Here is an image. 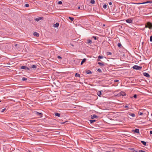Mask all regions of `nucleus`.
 <instances>
[{
	"label": "nucleus",
	"instance_id": "20e7f679",
	"mask_svg": "<svg viewBox=\"0 0 152 152\" xmlns=\"http://www.w3.org/2000/svg\"><path fill=\"white\" fill-rule=\"evenodd\" d=\"M143 75L144 76H145L146 77H150V75L148 73L146 72H143Z\"/></svg>",
	"mask_w": 152,
	"mask_h": 152
},
{
	"label": "nucleus",
	"instance_id": "a878e982",
	"mask_svg": "<svg viewBox=\"0 0 152 152\" xmlns=\"http://www.w3.org/2000/svg\"><path fill=\"white\" fill-rule=\"evenodd\" d=\"M89 121H90V122L91 124H92L94 122H95L96 121V120H90Z\"/></svg>",
	"mask_w": 152,
	"mask_h": 152
},
{
	"label": "nucleus",
	"instance_id": "79ce46f5",
	"mask_svg": "<svg viewBox=\"0 0 152 152\" xmlns=\"http://www.w3.org/2000/svg\"><path fill=\"white\" fill-rule=\"evenodd\" d=\"M119 81V80H114V82H118Z\"/></svg>",
	"mask_w": 152,
	"mask_h": 152
},
{
	"label": "nucleus",
	"instance_id": "a19ab883",
	"mask_svg": "<svg viewBox=\"0 0 152 152\" xmlns=\"http://www.w3.org/2000/svg\"><path fill=\"white\" fill-rule=\"evenodd\" d=\"M133 97L134 98H136L137 97V95L136 94H134V96H133Z\"/></svg>",
	"mask_w": 152,
	"mask_h": 152
},
{
	"label": "nucleus",
	"instance_id": "c9c22d12",
	"mask_svg": "<svg viewBox=\"0 0 152 152\" xmlns=\"http://www.w3.org/2000/svg\"><path fill=\"white\" fill-rule=\"evenodd\" d=\"M25 6L26 7H29V4H26L25 5Z\"/></svg>",
	"mask_w": 152,
	"mask_h": 152
},
{
	"label": "nucleus",
	"instance_id": "8fccbe9b",
	"mask_svg": "<svg viewBox=\"0 0 152 152\" xmlns=\"http://www.w3.org/2000/svg\"><path fill=\"white\" fill-rule=\"evenodd\" d=\"M17 46H18V44H15V47H17Z\"/></svg>",
	"mask_w": 152,
	"mask_h": 152
},
{
	"label": "nucleus",
	"instance_id": "2f4dec72",
	"mask_svg": "<svg viewBox=\"0 0 152 152\" xmlns=\"http://www.w3.org/2000/svg\"><path fill=\"white\" fill-rule=\"evenodd\" d=\"M107 55H111L112 54V53L110 52H107Z\"/></svg>",
	"mask_w": 152,
	"mask_h": 152
},
{
	"label": "nucleus",
	"instance_id": "9d476101",
	"mask_svg": "<svg viewBox=\"0 0 152 152\" xmlns=\"http://www.w3.org/2000/svg\"><path fill=\"white\" fill-rule=\"evenodd\" d=\"M43 18L42 17H39L38 18H36L35 19V20L37 21H38L42 19Z\"/></svg>",
	"mask_w": 152,
	"mask_h": 152
},
{
	"label": "nucleus",
	"instance_id": "3c124183",
	"mask_svg": "<svg viewBox=\"0 0 152 152\" xmlns=\"http://www.w3.org/2000/svg\"><path fill=\"white\" fill-rule=\"evenodd\" d=\"M80 9V7H79L78 8V9Z\"/></svg>",
	"mask_w": 152,
	"mask_h": 152
},
{
	"label": "nucleus",
	"instance_id": "0eeeda50",
	"mask_svg": "<svg viewBox=\"0 0 152 152\" xmlns=\"http://www.w3.org/2000/svg\"><path fill=\"white\" fill-rule=\"evenodd\" d=\"M129 149L130 150L132 151H134L135 152H138V150L137 149H135L134 148H129Z\"/></svg>",
	"mask_w": 152,
	"mask_h": 152
},
{
	"label": "nucleus",
	"instance_id": "aec40b11",
	"mask_svg": "<svg viewBox=\"0 0 152 152\" xmlns=\"http://www.w3.org/2000/svg\"><path fill=\"white\" fill-rule=\"evenodd\" d=\"M95 2V1L94 0H91L90 1V3L92 4H94Z\"/></svg>",
	"mask_w": 152,
	"mask_h": 152
},
{
	"label": "nucleus",
	"instance_id": "e433bc0d",
	"mask_svg": "<svg viewBox=\"0 0 152 152\" xmlns=\"http://www.w3.org/2000/svg\"><path fill=\"white\" fill-rule=\"evenodd\" d=\"M136 4H144L143 3H135Z\"/></svg>",
	"mask_w": 152,
	"mask_h": 152
},
{
	"label": "nucleus",
	"instance_id": "473e14b6",
	"mask_svg": "<svg viewBox=\"0 0 152 152\" xmlns=\"http://www.w3.org/2000/svg\"><path fill=\"white\" fill-rule=\"evenodd\" d=\"M69 18L72 21L74 20V18L71 17H69Z\"/></svg>",
	"mask_w": 152,
	"mask_h": 152
},
{
	"label": "nucleus",
	"instance_id": "58836bf2",
	"mask_svg": "<svg viewBox=\"0 0 152 152\" xmlns=\"http://www.w3.org/2000/svg\"><path fill=\"white\" fill-rule=\"evenodd\" d=\"M92 37L95 40H96L97 39L96 37L93 36Z\"/></svg>",
	"mask_w": 152,
	"mask_h": 152
},
{
	"label": "nucleus",
	"instance_id": "7ed1b4c3",
	"mask_svg": "<svg viewBox=\"0 0 152 152\" xmlns=\"http://www.w3.org/2000/svg\"><path fill=\"white\" fill-rule=\"evenodd\" d=\"M21 69H27L28 70H30V69L26 66H21L20 67Z\"/></svg>",
	"mask_w": 152,
	"mask_h": 152
},
{
	"label": "nucleus",
	"instance_id": "f704fd0d",
	"mask_svg": "<svg viewBox=\"0 0 152 152\" xmlns=\"http://www.w3.org/2000/svg\"><path fill=\"white\" fill-rule=\"evenodd\" d=\"M138 152H146L145 151L142 150H139V151L138 150Z\"/></svg>",
	"mask_w": 152,
	"mask_h": 152
},
{
	"label": "nucleus",
	"instance_id": "6e6552de",
	"mask_svg": "<svg viewBox=\"0 0 152 152\" xmlns=\"http://www.w3.org/2000/svg\"><path fill=\"white\" fill-rule=\"evenodd\" d=\"M126 22L128 23H132V20L131 19H128L126 20Z\"/></svg>",
	"mask_w": 152,
	"mask_h": 152
},
{
	"label": "nucleus",
	"instance_id": "cd10ccee",
	"mask_svg": "<svg viewBox=\"0 0 152 152\" xmlns=\"http://www.w3.org/2000/svg\"><path fill=\"white\" fill-rule=\"evenodd\" d=\"M27 80V78H25L24 77H23L22 78V80L23 81H26Z\"/></svg>",
	"mask_w": 152,
	"mask_h": 152
},
{
	"label": "nucleus",
	"instance_id": "f3484780",
	"mask_svg": "<svg viewBox=\"0 0 152 152\" xmlns=\"http://www.w3.org/2000/svg\"><path fill=\"white\" fill-rule=\"evenodd\" d=\"M37 66L36 65H31V68H33V69H36L37 68Z\"/></svg>",
	"mask_w": 152,
	"mask_h": 152
},
{
	"label": "nucleus",
	"instance_id": "5701e85b",
	"mask_svg": "<svg viewBox=\"0 0 152 152\" xmlns=\"http://www.w3.org/2000/svg\"><path fill=\"white\" fill-rule=\"evenodd\" d=\"M87 43L91 44L92 43V41L90 39H88L87 40Z\"/></svg>",
	"mask_w": 152,
	"mask_h": 152
},
{
	"label": "nucleus",
	"instance_id": "09e8293b",
	"mask_svg": "<svg viewBox=\"0 0 152 152\" xmlns=\"http://www.w3.org/2000/svg\"><path fill=\"white\" fill-rule=\"evenodd\" d=\"M128 107V106L127 105H125L124 106V108H127Z\"/></svg>",
	"mask_w": 152,
	"mask_h": 152
},
{
	"label": "nucleus",
	"instance_id": "f8f14e48",
	"mask_svg": "<svg viewBox=\"0 0 152 152\" xmlns=\"http://www.w3.org/2000/svg\"><path fill=\"white\" fill-rule=\"evenodd\" d=\"M33 34L34 36H36L37 37H38L39 36V34L37 32H34Z\"/></svg>",
	"mask_w": 152,
	"mask_h": 152
},
{
	"label": "nucleus",
	"instance_id": "dca6fc26",
	"mask_svg": "<svg viewBox=\"0 0 152 152\" xmlns=\"http://www.w3.org/2000/svg\"><path fill=\"white\" fill-rule=\"evenodd\" d=\"M86 73L87 74H91L92 73V72L89 70H87L86 71Z\"/></svg>",
	"mask_w": 152,
	"mask_h": 152
},
{
	"label": "nucleus",
	"instance_id": "c85d7f7f",
	"mask_svg": "<svg viewBox=\"0 0 152 152\" xmlns=\"http://www.w3.org/2000/svg\"><path fill=\"white\" fill-rule=\"evenodd\" d=\"M103 56H99L98 58L99 59H102L103 58Z\"/></svg>",
	"mask_w": 152,
	"mask_h": 152
},
{
	"label": "nucleus",
	"instance_id": "c03bdc74",
	"mask_svg": "<svg viewBox=\"0 0 152 152\" xmlns=\"http://www.w3.org/2000/svg\"><path fill=\"white\" fill-rule=\"evenodd\" d=\"M142 114H143V113H139V115H142Z\"/></svg>",
	"mask_w": 152,
	"mask_h": 152
},
{
	"label": "nucleus",
	"instance_id": "f03ea898",
	"mask_svg": "<svg viewBox=\"0 0 152 152\" xmlns=\"http://www.w3.org/2000/svg\"><path fill=\"white\" fill-rule=\"evenodd\" d=\"M133 68L134 69L140 70L142 68V67L139 66L134 65L133 66Z\"/></svg>",
	"mask_w": 152,
	"mask_h": 152
},
{
	"label": "nucleus",
	"instance_id": "4468645a",
	"mask_svg": "<svg viewBox=\"0 0 152 152\" xmlns=\"http://www.w3.org/2000/svg\"><path fill=\"white\" fill-rule=\"evenodd\" d=\"M86 58L83 59L82 60V61L81 62V65H82L86 61Z\"/></svg>",
	"mask_w": 152,
	"mask_h": 152
},
{
	"label": "nucleus",
	"instance_id": "1a4fd4ad",
	"mask_svg": "<svg viewBox=\"0 0 152 152\" xmlns=\"http://www.w3.org/2000/svg\"><path fill=\"white\" fill-rule=\"evenodd\" d=\"M98 117V116L96 115H92L91 116V118L92 119H94V118H97Z\"/></svg>",
	"mask_w": 152,
	"mask_h": 152
},
{
	"label": "nucleus",
	"instance_id": "412c9836",
	"mask_svg": "<svg viewBox=\"0 0 152 152\" xmlns=\"http://www.w3.org/2000/svg\"><path fill=\"white\" fill-rule=\"evenodd\" d=\"M141 142L145 146H146V143L145 142L143 141H141Z\"/></svg>",
	"mask_w": 152,
	"mask_h": 152
},
{
	"label": "nucleus",
	"instance_id": "393cba45",
	"mask_svg": "<svg viewBox=\"0 0 152 152\" xmlns=\"http://www.w3.org/2000/svg\"><path fill=\"white\" fill-rule=\"evenodd\" d=\"M75 77H80V75L77 73H76L75 74Z\"/></svg>",
	"mask_w": 152,
	"mask_h": 152
},
{
	"label": "nucleus",
	"instance_id": "a18cd8bd",
	"mask_svg": "<svg viewBox=\"0 0 152 152\" xmlns=\"http://www.w3.org/2000/svg\"><path fill=\"white\" fill-rule=\"evenodd\" d=\"M97 61H101V60H100V59H99L98 58L97 59Z\"/></svg>",
	"mask_w": 152,
	"mask_h": 152
},
{
	"label": "nucleus",
	"instance_id": "6ab92c4d",
	"mask_svg": "<svg viewBox=\"0 0 152 152\" xmlns=\"http://www.w3.org/2000/svg\"><path fill=\"white\" fill-rule=\"evenodd\" d=\"M129 115L132 117H134L135 116V114L134 113H129Z\"/></svg>",
	"mask_w": 152,
	"mask_h": 152
},
{
	"label": "nucleus",
	"instance_id": "4c0bfd02",
	"mask_svg": "<svg viewBox=\"0 0 152 152\" xmlns=\"http://www.w3.org/2000/svg\"><path fill=\"white\" fill-rule=\"evenodd\" d=\"M150 40L151 42H152V35L150 37Z\"/></svg>",
	"mask_w": 152,
	"mask_h": 152
},
{
	"label": "nucleus",
	"instance_id": "9b49d317",
	"mask_svg": "<svg viewBox=\"0 0 152 152\" xmlns=\"http://www.w3.org/2000/svg\"><path fill=\"white\" fill-rule=\"evenodd\" d=\"M98 64H99L100 66H104V63H101L100 62H99L98 63Z\"/></svg>",
	"mask_w": 152,
	"mask_h": 152
},
{
	"label": "nucleus",
	"instance_id": "4be33fe9",
	"mask_svg": "<svg viewBox=\"0 0 152 152\" xmlns=\"http://www.w3.org/2000/svg\"><path fill=\"white\" fill-rule=\"evenodd\" d=\"M107 7H108V6L106 4H104L103 5V7L104 9H107Z\"/></svg>",
	"mask_w": 152,
	"mask_h": 152
},
{
	"label": "nucleus",
	"instance_id": "39448f33",
	"mask_svg": "<svg viewBox=\"0 0 152 152\" xmlns=\"http://www.w3.org/2000/svg\"><path fill=\"white\" fill-rule=\"evenodd\" d=\"M35 114L39 116L40 117H42V113H39L38 112L36 111L35 112Z\"/></svg>",
	"mask_w": 152,
	"mask_h": 152
},
{
	"label": "nucleus",
	"instance_id": "c756f323",
	"mask_svg": "<svg viewBox=\"0 0 152 152\" xmlns=\"http://www.w3.org/2000/svg\"><path fill=\"white\" fill-rule=\"evenodd\" d=\"M121 95L123 96H125L126 95V94L124 92H121Z\"/></svg>",
	"mask_w": 152,
	"mask_h": 152
},
{
	"label": "nucleus",
	"instance_id": "2eb2a0df",
	"mask_svg": "<svg viewBox=\"0 0 152 152\" xmlns=\"http://www.w3.org/2000/svg\"><path fill=\"white\" fill-rule=\"evenodd\" d=\"M59 25V23H57L54 25V27H57Z\"/></svg>",
	"mask_w": 152,
	"mask_h": 152
},
{
	"label": "nucleus",
	"instance_id": "ea45409f",
	"mask_svg": "<svg viewBox=\"0 0 152 152\" xmlns=\"http://www.w3.org/2000/svg\"><path fill=\"white\" fill-rule=\"evenodd\" d=\"M6 110V109L5 108H4V109H3L1 111V113H3V112H4L5 110Z\"/></svg>",
	"mask_w": 152,
	"mask_h": 152
},
{
	"label": "nucleus",
	"instance_id": "864d4df0",
	"mask_svg": "<svg viewBox=\"0 0 152 152\" xmlns=\"http://www.w3.org/2000/svg\"><path fill=\"white\" fill-rule=\"evenodd\" d=\"M29 152H31L29 151Z\"/></svg>",
	"mask_w": 152,
	"mask_h": 152
},
{
	"label": "nucleus",
	"instance_id": "423d86ee",
	"mask_svg": "<svg viewBox=\"0 0 152 152\" xmlns=\"http://www.w3.org/2000/svg\"><path fill=\"white\" fill-rule=\"evenodd\" d=\"M132 131L137 133H139V129H136L135 130L133 129L132 130Z\"/></svg>",
	"mask_w": 152,
	"mask_h": 152
},
{
	"label": "nucleus",
	"instance_id": "72a5a7b5",
	"mask_svg": "<svg viewBox=\"0 0 152 152\" xmlns=\"http://www.w3.org/2000/svg\"><path fill=\"white\" fill-rule=\"evenodd\" d=\"M62 3V2L61 1H60L58 2V4H61Z\"/></svg>",
	"mask_w": 152,
	"mask_h": 152
},
{
	"label": "nucleus",
	"instance_id": "7c9ffc66",
	"mask_svg": "<svg viewBox=\"0 0 152 152\" xmlns=\"http://www.w3.org/2000/svg\"><path fill=\"white\" fill-rule=\"evenodd\" d=\"M97 71L100 73H101L102 72L101 70L100 69H97Z\"/></svg>",
	"mask_w": 152,
	"mask_h": 152
},
{
	"label": "nucleus",
	"instance_id": "49530a36",
	"mask_svg": "<svg viewBox=\"0 0 152 152\" xmlns=\"http://www.w3.org/2000/svg\"><path fill=\"white\" fill-rule=\"evenodd\" d=\"M109 4L110 5H112V3L111 2H110L109 3Z\"/></svg>",
	"mask_w": 152,
	"mask_h": 152
},
{
	"label": "nucleus",
	"instance_id": "bb28decb",
	"mask_svg": "<svg viewBox=\"0 0 152 152\" xmlns=\"http://www.w3.org/2000/svg\"><path fill=\"white\" fill-rule=\"evenodd\" d=\"M55 115L56 116L59 117L60 116V113H55Z\"/></svg>",
	"mask_w": 152,
	"mask_h": 152
},
{
	"label": "nucleus",
	"instance_id": "a211bd4d",
	"mask_svg": "<svg viewBox=\"0 0 152 152\" xmlns=\"http://www.w3.org/2000/svg\"><path fill=\"white\" fill-rule=\"evenodd\" d=\"M143 4H148V3H150V4H151L152 3V1H147L146 2H143Z\"/></svg>",
	"mask_w": 152,
	"mask_h": 152
},
{
	"label": "nucleus",
	"instance_id": "b1692460",
	"mask_svg": "<svg viewBox=\"0 0 152 152\" xmlns=\"http://www.w3.org/2000/svg\"><path fill=\"white\" fill-rule=\"evenodd\" d=\"M117 45L119 48H121L122 47H123V46L120 43H118Z\"/></svg>",
	"mask_w": 152,
	"mask_h": 152
},
{
	"label": "nucleus",
	"instance_id": "de8ad7c7",
	"mask_svg": "<svg viewBox=\"0 0 152 152\" xmlns=\"http://www.w3.org/2000/svg\"><path fill=\"white\" fill-rule=\"evenodd\" d=\"M150 134H152V131H150Z\"/></svg>",
	"mask_w": 152,
	"mask_h": 152
},
{
	"label": "nucleus",
	"instance_id": "603ef678",
	"mask_svg": "<svg viewBox=\"0 0 152 152\" xmlns=\"http://www.w3.org/2000/svg\"><path fill=\"white\" fill-rule=\"evenodd\" d=\"M1 102V100H0V102Z\"/></svg>",
	"mask_w": 152,
	"mask_h": 152
},
{
	"label": "nucleus",
	"instance_id": "37998d69",
	"mask_svg": "<svg viewBox=\"0 0 152 152\" xmlns=\"http://www.w3.org/2000/svg\"><path fill=\"white\" fill-rule=\"evenodd\" d=\"M57 58H61V57L60 56H58V57H57Z\"/></svg>",
	"mask_w": 152,
	"mask_h": 152
},
{
	"label": "nucleus",
	"instance_id": "f257e3e1",
	"mask_svg": "<svg viewBox=\"0 0 152 152\" xmlns=\"http://www.w3.org/2000/svg\"><path fill=\"white\" fill-rule=\"evenodd\" d=\"M145 27L148 28L150 29H152V23L149 22H148L145 24Z\"/></svg>",
	"mask_w": 152,
	"mask_h": 152
},
{
	"label": "nucleus",
	"instance_id": "ddd939ff",
	"mask_svg": "<svg viewBox=\"0 0 152 152\" xmlns=\"http://www.w3.org/2000/svg\"><path fill=\"white\" fill-rule=\"evenodd\" d=\"M97 94L99 96L101 97V95H102L101 92L100 91H98L97 93Z\"/></svg>",
	"mask_w": 152,
	"mask_h": 152
}]
</instances>
